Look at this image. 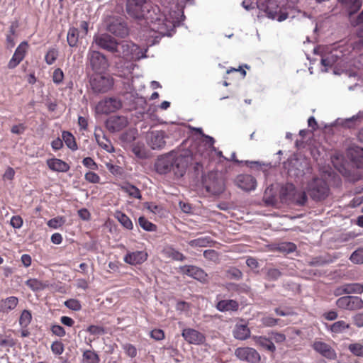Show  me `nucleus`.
<instances>
[{"mask_svg":"<svg viewBox=\"0 0 363 363\" xmlns=\"http://www.w3.org/2000/svg\"><path fill=\"white\" fill-rule=\"evenodd\" d=\"M128 13L138 21H145L150 29L160 35H169L170 31L178 25L183 15L180 11L169 12L168 16L162 13L157 6H148L146 0H128Z\"/></svg>","mask_w":363,"mask_h":363,"instance_id":"1","label":"nucleus"},{"mask_svg":"<svg viewBox=\"0 0 363 363\" xmlns=\"http://www.w3.org/2000/svg\"><path fill=\"white\" fill-rule=\"evenodd\" d=\"M191 161L192 157L189 151L179 154L170 152L157 158L155 168L160 174H166L173 172L175 177L179 178L184 176Z\"/></svg>","mask_w":363,"mask_h":363,"instance_id":"2","label":"nucleus"},{"mask_svg":"<svg viewBox=\"0 0 363 363\" xmlns=\"http://www.w3.org/2000/svg\"><path fill=\"white\" fill-rule=\"evenodd\" d=\"M306 192L315 201L325 199L329 194V187L326 182L320 178H313L308 182Z\"/></svg>","mask_w":363,"mask_h":363,"instance_id":"3","label":"nucleus"},{"mask_svg":"<svg viewBox=\"0 0 363 363\" xmlns=\"http://www.w3.org/2000/svg\"><path fill=\"white\" fill-rule=\"evenodd\" d=\"M113 79L108 76L101 74V72L94 74L90 79V86L95 93L107 92L113 86Z\"/></svg>","mask_w":363,"mask_h":363,"instance_id":"4","label":"nucleus"},{"mask_svg":"<svg viewBox=\"0 0 363 363\" xmlns=\"http://www.w3.org/2000/svg\"><path fill=\"white\" fill-rule=\"evenodd\" d=\"M206 188L207 191L218 195L225 190L224 181L218 173L211 172L206 180Z\"/></svg>","mask_w":363,"mask_h":363,"instance_id":"5","label":"nucleus"},{"mask_svg":"<svg viewBox=\"0 0 363 363\" xmlns=\"http://www.w3.org/2000/svg\"><path fill=\"white\" fill-rule=\"evenodd\" d=\"M87 57L93 70L96 73L102 72L108 68V63L106 57L99 52L90 50Z\"/></svg>","mask_w":363,"mask_h":363,"instance_id":"6","label":"nucleus"},{"mask_svg":"<svg viewBox=\"0 0 363 363\" xmlns=\"http://www.w3.org/2000/svg\"><path fill=\"white\" fill-rule=\"evenodd\" d=\"M338 308L343 310L354 311L363 308V301L358 296H342L336 301Z\"/></svg>","mask_w":363,"mask_h":363,"instance_id":"7","label":"nucleus"},{"mask_svg":"<svg viewBox=\"0 0 363 363\" xmlns=\"http://www.w3.org/2000/svg\"><path fill=\"white\" fill-rule=\"evenodd\" d=\"M165 133L162 130L150 131L146 135V141L148 145L153 150H161L164 147L166 142Z\"/></svg>","mask_w":363,"mask_h":363,"instance_id":"8","label":"nucleus"},{"mask_svg":"<svg viewBox=\"0 0 363 363\" xmlns=\"http://www.w3.org/2000/svg\"><path fill=\"white\" fill-rule=\"evenodd\" d=\"M94 42L101 48L109 52H118V44L116 40L108 34H101L95 35Z\"/></svg>","mask_w":363,"mask_h":363,"instance_id":"9","label":"nucleus"},{"mask_svg":"<svg viewBox=\"0 0 363 363\" xmlns=\"http://www.w3.org/2000/svg\"><path fill=\"white\" fill-rule=\"evenodd\" d=\"M122 106L121 101L116 98H108L101 101L96 106V110L101 113L115 112Z\"/></svg>","mask_w":363,"mask_h":363,"instance_id":"10","label":"nucleus"},{"mask_svg":"<svg viewBox=\"0 0 363 363\" xmlns=\"http://www.w3.org/2000/svg\"><path fill=\"white\" fill-rule=\"evenodd\" d=\"M235 355L242 361L255 363L260 359L259 353L252 347H238L235 351Z\"/></svg>","mask_w":363,"mask_h":363,"instance_id":"11","label":"nucleus"},{"mask_svg":"<svg viewBox=\"0 0 363 363\" xmlns=\"http://www.w3.org/2000/svg\"><path fill=\"white\" fill-rule=\"evenodd\" d=\"M107 30L113 35L124 38L128 34V29L121 19L113 18L107 26Z\"/></svg>","mask_w":363,"mask_h":363,"instance_id":"12","label":"nucleus"},{"mask_svg":"<svg viewBox=\"0 0 363 363\" xmlns=\"http://www.w3.org/2000/svg\"><path fill=\"white\" fill-rule=\"evenodd\" d=\"M182 335L189 344L201 345L206 341V337L203 333L191 328L184 329Z\"/></svg>","mask_w":363,"mask_h":363,"instance_id":"13","label":"nucleus"},{"mask_svg":"<svg viewBox=\"0 0 363 363\" xmlns=\"http://www.w3.org/2000/svg\"><path fill=\"white\" fill-rule=\"evenodd\" d=\"M235 182L239 188L246 191L255 190L257 186L256 179L249 174L238 175Z\"/></svg>","mask_w":363,"mask_h":363,"instance_id":"14","label":"nucleus"},{"mask_svg":"<svg viewBox=\"0 0 363 363\" xmlns=\"http://www.w3.org/2000/svg\"><path fill=\"white\" fill-rule=\"evenodd\" d=\"M28 45L26 42H22L16 49L14 54L8 63L9 69L15 68L25 57Z\"/></svg>","mask_w":363,"mask_h":363,"instance_id":"15","label":"nucleus"},{"mask_svg":"<svg viewBox=\"0 0 363 363\" xmlns=\"http://www.w3.org/2000/svg\"><path fill=\"white\" fill-rule=\"evenodd\" d=\"M183 274H186L200 281H206L207 280V274L201 268L196 266H184L181 267Z\"/></svg>","mask_w":363,"mask_h":363,"instance_id":"16","label":"nucleus"},{"mask_svg":"<svg viewBox=\"0 0 363 363\" xmlns=\"http://www.w3.org/2000/svg\"><path fill=\"white\" fill-rule=\"evenodd\" d=\"M313 348L321 355L329 359H335L337 354L335 351L328 344L317 341L313 345Z\"/></svg>","mask_w":363,"mask_h":363,"instance_id":"17","label":"nucleus"},{"mask_svg":"<svg viewBox=\"0 0 363 363\" xmlns=\"http://www.w3.org/2000/svg\"><path fill=\"white\" fill-rule=\"evenodd\" d=\"M147 253L145 251H135L127 253L123 260L131 265L140 264L147 260Z\"/></svg>","mask_w":363,"mask_h":363,"instance_id":"18","label":"nucleus"},{"mask_svg":"<svg viewBox=\"0 0 363 363\" xmlns=\"http://www.w3.org/2000/svg\"><path fill=\"white\" fill-rule=\"evenodd\" d=\"M238 301L233 299L219 300L216 304V308L220 312H233L238 310Z\"/></svg>","mask_w":363,"mask_h":363,"instance_id":"19","label":"nucleus"},{"mask_svg":"<svg viewBox=\"0 0 363 363\" xmlns=\"http://www.w3.org/2000/svg\"><path fill=\"white\" fill-rule=\"evenodd\" d=\"M128 124L127 119L123 116H113L107 121V126L112 131H118Z\"/></svg>","mask_w":363,"mask_h":363,"instance_id":"20","label":"nucleus"},{"mask_svg":"<svg viewBox=\"0 0 363 363\" xmlns=\"http://www.w3.org/2000/svg\"><path fill=\"white\" fill-rule=\"evenodd\" d=\"M47 164L54 172H67L69 169V165L67 162L57 158L48 159Z\"/></svg>","mask_w":363,"mask_h":363,"instance_id":"21","label":"nucleus"},{"mask_svg":"<svg viewBox=\"0 0 363 363\" xmlns=\"http://www.w3.org/2000/svg\"><path fill=\"white\" fill-rule=\"evenodd\" d=\"M233 336L235 339L245 340L250 337V330L245 324H237L233 330Z\"/></svg>","mask_w":363,"mask_h":363,"instance_id":"22","label":"nucleus"},{"mask_svg":"<svg viewBox=\"0 0 363 363\" xmlns=\"http://www.w3.org/2000/svg\"><path fill=\"white\" fill-rule=\"evenodd\" d=\"M252 338L257 345L270 352H274L276 350V347L270 339L264 336H252Z\"/></svg>","mask_w":363,"mask_h":363,"instance_id":"23","label":"nucleus"},{"mask_svg":"<svg viewBox=\"0 0 363 363\" xmlns=\"http://www.w3.org/2000/svg\"><path fill=\"white\" fill-rule=\"evenodd\" d=\"M18 303V298L16 296H9L1 300L0 303L1 310L4 313H9L13 310Z\"/></svg>","mask_w":363,"mask_h":363,"instance_id":"24","label":"nucleus"},{"mask_svg":"<svg viewBox=\"0 0 363 363\" xmlns=\"http://www.w3.org/2000/svg\"><path fill=\"white\" fill-rule=\"evenodd\" d=\"M132 151L139 159H147L150 156L148 150L143 143H136L133 145Z\"/></svg>","mask_w":363,"mask_h":363,"instance_id":"25","label":"nucleus"},{"mask_svg":"<svg viewBox=\"0 0 363 363\" xmlns=\"http://www.w3.org/2000/svg\"><path fill=\"white\" fill-rule=\"evenodd\" d=\"M121 48L122 49L121 52L123 54V57L127 58H133L134 52L138 49L136 45L130 42H123L121 45ZM118 52H120V50H118Z\"/></svg>","mask_w":363,"mask_h":363,"instance_id":"26","label":"nucleus"},{"mask_svg":"<svg viewBox=\"0 0 363 363\" xmlns=\"http://www.w3.org/2000/svg\"><path fill=\"white\" fill-rule=\"evenodd\" d=\"M114 216L124 228L128 230L133 229V223L125 213L121 211H116Z\"/></svg>","mask_w":363,"mask_h":363,"instance_id":"27","label":"nucleus"},{"mask_svg":"<svg viewBox=\"0 0 363 363\" xmlns=\"http://www.w3.org/2000/svg\"><path fill=\"white\" fill-rule=\"evenodd\" d=\"M345 294H362L363 292V286L359 283H351L345 284L342 286Z\"/></svg>","mask_w":363,"mask_h":363,"instance_id":"28","label":"nucleus"},{"mask_svg":"<svg viewBox=\"0 0 363 363\" xmlns=\"http://www.w3.org/2000/svg\"><path fill=\"white\" fill-rule=\"evenodd\" d=\"M99 355L93 350H86L82 354V363H99Z\"/></svg>","mask_w":363,"mask_h":363,"instance_id":"29","label":"nucleus"},{"mask_svg":"<svg viewBox=\"0 0 363 363\" xmlns=\"http://www.w3.org/2000/svg\"><path fill=\"white\" fill-rule=\"evenodd\" d=\"M163 252L166 257L172 258L174 260L183 261L185 259V257L182 253L172 247H168L164 248Z\"/></svg>","mask_w":363,"mask_h":363,"instance_id":"30","label":"nucleus"},{"mask_svg":"<svg viewBox=\"0 0 363 363\" xmlns=\"http://www.w3.org/2000/svg\"><path fill=\"white\" fill-rule=\"evenodd\" d=\"M249 167L255 170H262L263 172H267L270 167L269 163L260 162L259 161H245Z\"/></svg>","mask_w":363,"mask_h":363,"instance_id":"31","label":"nucleus"},{"mask_svg":"<svg viewBox=\"0 0 363 363\" xmlns=\"http://www.w3.org/2000/svg\"><path fill=\"white\" fill-rule=\"evenodd\" d=\"M121 189L128 194L130 196H132L135 199H141V194L140 190L135 186L126 184L121 186Z\"/></svg>","mask_w":363,"mask_h":363,"instance_id":"32","label":"nucleus"},{"mask_svg":"<svg viewBox=\"0 0 363 363\" xmlns=\"http://www.w3.org/2000/svg\"><path fill=\"white\" fill-rule=\"evenodd\" d=\"M32 320V314L28 310H23L19 318V325L21 328H27Z\"/></svg>","mask_w":363,"mask_h":363,"instance_id":"33","label":"nucleus"},{"mask_svg":"<svg viewBox=\"0 0 363 363\" xmlns=\"http://www.w3.org/2000/svg\"><path fill=\"white\" fill-rule=\"evenodd\" d=\"M62 139L65 143L66 145L72 150H76L77 149V145L75 142L74 137L67 131H64L62 133Z\"/></svg>","mask_w":363,"mask_h":363,"instance_id":"34","label":"nucleus"},{"mask_svg":"<svg viewBox=\"0 0 363 363\" xmlns=\"http://www.w3.org/2000/svg\"><path fill=\"white\" fill-rule=\"evenodd\" d=\"M350 328V324L344 320H338L330 325V330L334 333H341Z\"/></svg>","mask_w":363,"mask_h":363,"instance_id":"35","label":"nucleus"},{"mask_svg":"<svg viewBox=\"0 0 363 363\" xmlns=\"http://www.w3.org/2000/svg\"><path fill=\"white\" fill-rule=\"evenodd\" d=\"M79 37V31L75 28H70L69 29L67 40L69 46L74 47L76 46Z\"/></svg>","mask_w":363,"mask_h":363,"instance_id":"36","label":"nucleus"},{"mask_svg":"<svg viewBox=\"0 0 363 363\" xmlns=\"http://www.w3.org/2000/svg\"><path fill=\"white\" fill-rule=\"evenodd\" d=\"M211 242L212 241L209 237H201L195 240H190L189 242V245L194 247H207Z\"/></svg>","mask_w":363,"mask_h":363,"instance_id":"37","label":"nucleus"},{"mask_svg":"<svg viewBox=\"0 0 363 363\" xmlns=\"http://www.w3.org/2000/svg\"><path fill=\"white\" fill-rule=\"evenodd\" d=\"M59 52L56 48H50L45 56V60L48 65H52L58 57Z\"/></svg>","mask_w":363,"mask_h":363,"instance_id":"38","label":"nucleus"},{"mask_svg":"<svg viewBox=\"0 0 363 363\" xmlns=\"http://www.w3.org/2000/svg\"><path fill=\"white\" fill-rule=\"evenodd\" d=\"M348 350L357 357H363V345L360 343H352L349 345Z\"/></svg>","mask_w":363,"mask_h":363,"instance_id":"39","label":"nucleus"},{"mask_svg":"<svg viewBox=\"0 0 363 363\" xmlns=\"http://www.w3.org/2000/svg\"><path fill=\"white\" fill-rule=\"evenodd\" d=\"M350 260L354 264L363 263V248L355 250L350 256Z\"/></svg>","mask_w":363,"mask_h":363,"instance_id":"40","label":"nucleus"},{"mask_svg":"<svg viewBox=\"0 0 363 363\" xmlns=\"http://www.w3.org/2000/svg\"><path fill=\"white\" fill-rule=\"evenodd\" d=\"M140 226L147 231H154L156 228V226L147 220L144 217H140L138 219Z\"/></svg>","mask_w":363,"mask_h":363,"instance_id":"41","label":"nucleus"},{"mask_svg":"<svg viewBox=\"0 0 363 363\" xmlns=\"http://www.w3.org/2000/svg\"><path fill=\"white\" fill-rule=\"evenodd\" d=\"M281 275V272L278 269L269 268L267 269L266 278L269 281H275Z\"/></svg>","mask_w":363,"mask_h":363,"instance_id":"42","label":"nucleus"},{"mask_svg":"<svg viewBox=\"0 0 363 363\" xmlns=\"http://www.w3.org/2000/svg\"><path fill=\"white\" fill-rule=\"evenodd\" d=\"M52 81L56 85H59L62 83L64 79V73L60 68H56L52 75Z\"/></svg>","mask_w":363,"mask_h":363,"instance_id":"43","label":"nucleus"},{"mask_svg":"<svg viewBox=\"0 0 363 363\" xmlns=\"http://www.w3.org/2000/svg\"><path fill=\"white\" fill-rule=\"evenodd\" d=\"M122 348L128 357H130L131 358H134L137 356V349L132 344H130V343L123 344Z\"/></svg>","mask_w":363,"mask_h":363,"instance_id":"44","label":"nucleus"},{"mask_svg":"<svg viewBox=\"0 0 363 363\" xmlns=\"http://www.w3.org/2000/svg\"><path fill=\"white\" fill-rule=\"evenodd\" d=\"M293 199L298 205L303 206L307 201V196L304 191L296 192L294 194Z\"/></svg>","mask_w":363,"mask_h":363,"instance_id":"45","label":"nucleus"},{"mask_svg":"<svg viewBox=\"0 0 363 363\" xmlns=\"http://www.w3.org/2000/svg\"><path fill=\"white\" fill-rule=\"evenodd\" d=\"M65 219L62 217H56L49 220L47 223L50 228L57 229L65 223Z\"/></svg>","mask_w":363,"mask_h":363,"instance_id":"46","label":"nucleus"},{"mask_svg":"<svg viewBox=\"0 0 363 363\" xmlns=\"http://www.w3.org/2000/svg\"><path fill=\"white\" fill-rule=\"evenodd\" d=\"M26 284L33 291H38L43 287L42 282L36 279H30L26 281Z\"/></svg>","mask_w":363,"mask_h":363,"instance_id":"47","label":"nucleus"},{"mask_svg":"<svg viewBox=\"0 0 363 363\" xmlns=\"http://www.w3.org/2000/svg\"><path fill=\"white\" fill-rule=\"evenodd\" d=\"M51 350L55 354H62L64 352V345L60 341H55L51 345Z\"/></svg>","mask_w":363,"mask_h":363,"instance_id":"48","label":"nucleus"},{"mask_svg":"<svg viewBox=\"0 0 363 363\" xmlns=\"http://www.w3.org/2000/svg\"><path fill=\"white\" fill-rule=\"evenodd\" d=\"M336 62V57L334 55L326 57H323L321 64L325 67V72L328 71V67H330Z\"/></svg>","mask_w":363,"mask_h":363,"instance_id":"49","label":"nucleus"},{"mask_svg":"<svg viewBox=\"0 0 363 363\" xmlns=\"http://www.w3.org/2000/svg\"><path fill=\"white\" fill-rule=\"evenodd\" d=\"M84 177L87 182L92 184H98L100 182L99 176L94 172H89L86 173Z\"/></svg>","mask_w":363,"mask_h":363,"instance_id":"50","label":"nucleus"},{"mask_svg":"<svg viewBox=\"0 0 363 363\" xmlns=\"http://www.w3.org/2000/svg\"><path fill=\"white\" fill-rule=\"evenodd\" d=\"M65 306L73 311H79L81 309V304L79 301L75 299H69L65 301Z\"/></svg>","mask_w":363,"mask_h":363,"instance_id":"51","label":"nucleus"},{"mask_svg":"<svg viewBox=\"0 0 363 363\" xmlns=\"http://www.w3.org/2000/svg\"><path fill=\"white\" fill-rule=\"evenodd\" d=\"M279 320V319H276L269 316L263 317L261 319L262 323L266 327L274 326L278 323Z\"/></svg>","mask_w":363,"mask_h":363,"instance_id":"52","label":"nucleus"},{"mask_svg":"<svg viewBox=\"0 0 363 363\" xmlns=\"http://www.w3.org/2000/svg\"><path fill=\"white\" fill-rule=\"evenodd\" d=\"M51 331L54 335H55L58 337H64L66 334V332H65V329L63 328V327H62L60 325H52Z\"/></svg>","mask_w":363,"mask_h":363,"instance_id":"53","label":"nucleus"},{"mask_svg":"<svg viewBox=\"0 0 363 363\" xmlns=\"http://www.w3.org/2000/svg\"><path fill=\"white\" fill-rule=\"evenodd\" d=\"M270 338L277 343H281L286 340V335L283 333L272 332L270 333Z\"/></svg>","mask_w":363,"mask_h":363,"instance_id":"54","label":"nucleus"},{"mask_svg":"<svg viewBox=\"0 0 363 363\" xmlns=\"http://www.w3.org/2000/svg\"><path fill=\"white\" fill-rule=\"evenodd\" d=\"M87 332H89L91 335H101L104 334V330L103 328L97 326V325H90L87 328Z\"/></svg>","mask_w":363,"mask_h":363,"instance_id":"55","label":"nucleus"},{"mask_svg":"<svg viewBox=\"0 0 363 363\" xmlns=\"http://www.w3.org/2000/svg\"><path fill=\"white\" fill-rule=\"evenodd\" d=\"M10 224L14 228H20L23 225V219L19 216H14L11 218Z\"/></svg>","mask_w":363,"mask_h":363,"instance_id":"56","label":"nucleus"},{"mask_svg":"<svg viewBox=\"0 0 363 363\" xmlns=\"http://www.w3.org/2000/svg\"><path fill=\"white\" fill-rule=\"evenodd\" d=\"M96 138L98 141L99 145L104 148L105 150H106L108 152H113L114 151V147L113 145L108 142V140H106V142L100 141L98 140L97 136L96 135Z\"/></svg>","mask_w":363,"mask_h":363,"instance_id":"57","label":"nucleus"},{"mask_svg":"<svg viewBox=\"0 0 363 363\" xmlns=\"http://www.w3.org/2000/svg\"><path fill=\"white\" fill-rule=\"evenodd\" d=\"M150 336L156 340H161L164 339V334L162 330L155 329L151 331Z\"/></svg>","mask_w":363,"mask_h":363,"instance_id":"58","label":"nucleus"},{"mask_svg":"<svg viewBox=\"0 0 363 363\" xmlns=\"http://www.w3.org/2000/svg\"><path fill=\"white\" fill-rule=\"evenodd\" d=\"M83 164L91 169H97V164L96 162L91 158V157H85L82 161Z\"/></svg>","mask_w":363,"mask_h":363,"instance_id":"59","label":"nucleus"},{"mask_svg":"<svg viewBox=\"0 0 363 363\" xmlns=\"http://www.w3.org/2000/svg\"><path fill=\"white\" fill-rule=\"evenodd\" d=\"M343 4H352V7L354 8V11L358 10L361 6H362V1L360 0H339Z\"/></svg>","mask_w":363,"mask_h":363,"instance_id":"60","label":"nucleus"},{"mask_svg":"<svg viewBox=\"0 0 363 363\" xmlns=\"http://www.w3.org/2000/svg\"><path fill=\"white\" fill-rule=\"evenodd\" d=\"M14 345L12 339H7L3 335L0 334V346L12 347Z\"/></svg>","mask_w":363,"mask_h":363,"instance_id":"61","label":"nucleus"},{"mask_svg":"<svg viewBox=\"0 0 363 363\" xmlns=\"http://www.w3.org/2000/svg\"><path fill=\"white\" fill-rule=\"evenodd\" d=\"M14 169L11 167H8L3 175V179L4 180H12L14 177Z\"/></svg>","mask_w":363,"mask_h":363,"instance_id":"62","label":"nucleus"},{"mask_svg":"<svg viewBox=\"0 0 363 363\" xmlns=\"http://www.w3.org/2000/svg\"><path fill=\"white\" fill-rule=\"evenodd\" d=\"M203 256L211 260H216L218 258L217 252L213 250H205Z\"/></svg>","mask_w":363,"mask_h":363,"instance_id":"63","label":"nucleus"},{"mask_svg":"<svg viewBox=\"0 0 363 363\" xmlns=\"http://www.w3.org/2000/svg\"><path fill=\"white\" fill-rule=\"evenodd\" d=\"M353 320L357 327H363V313H357L353 316Z\"/></svg>","mask_w":363,"mask_h":363,"instance_id":"64","label":"nucleus"}]
</instances>
